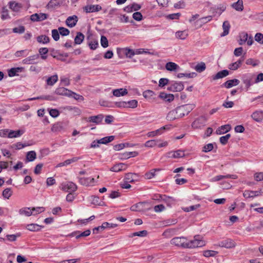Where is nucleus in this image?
I'll use <instances>...</instances> for the list:
<instances>
[{"instance_id":"nucleus-35","label":"nucleus","mask_w":263,"mask_h":263,"mask_svg":"<svg viewBox=\"0 0 263 263\" xmlns=\"http://www.w3.org/2000/svg\"><path fill=\"white\" fill-rule=\"evenodd\" d=\"M248 34L246 32H241L239 35L240 39L238 41L239 44L243 45L248 40Z\"/></svg>"},{"instance_id":"nucleus-34","label":"nucleus","mask_w":263,"mask_h":263,"mask_svg":"<svg viewBox=\"0 0 263 263\" xmlns=\"http://www.w3.org/2000/svg\"><path fill=\"white\" fill-rule=\"evenodd\" d=\"M36 154L34 151H30L28 152L26 154V161L30 162L33 161L36 159Z\"/></svg>"},{"instance_id":"nucleus-5","label":"nucleus","mask_w":263,"mask_h":263,"mask_svg":"<svg viewBox=\"0 0 263 263\" xmlns=\"http://www.w3.org/2000/svg\"><path fill=\"white\" fill-rule=\"evenodd\" d=\"M206 119L205 117L201 116L196 119L192 124V127L194 129L201 128L205 125Z\"/></svg>"},{"instance_id":"nucleus-28","label":"nucleus","mask_w":263,"mask_h":263,"mask_svg":"<svg viewBox=\"0 0 263 263\" xmlns=\"http://www.w3.org/2000/svg\"><path fill=\"white\" fill-rule=\"evenodd\" d=\"M19 213L21 215H24L26 216H30L31 215H35V214L33 213V211H32V209H31L30 208H23L19 210Z\"/></svg>"},{"instance_id":"nucleus-45","label":"nucleus","mask_w":263,"mask_h":263,"mask_svg":"<svg viewBox=\"0 0 263 263\" xmlns=\"http://www.w3.org/2000/svg\"><path fill=\"white\" fill-rule=\"evenodd\" d=\"M118 226L117 224L109 223L108 222H104L102 224V228H103V230L105 229H112L117 227Z\"/></svg>"},{"instance_id":"nucleus-61","label":"nucleus","mask_w":263,"mask_h":263,"mask_svg":"<svg viewBox=\"0 0 263 263\" xmlns=\"http://www.w3.org/2000/svg\"><path fill=\"white\" fill-rule=\"evenodd\" d=\"M214 148L212 143H209L203 147L202 151L205 153H208L211 151Z\"/></svg>"},{"instance_id":"nucleus-46","label":"nucleus","mask_w":263,"mask_h":263,"mask_svg":"<svg viewBox=\"0 0 263 263\" xmlns=\"http://www.w3.org/2000/svg\"><path fill=\"white\" fill-rule=\"evenodd\" d=\"M159 170V169H153L151 170L149 172H147L145 174L144 178L146 179H152L155 176V172Z\"/></svg>"},{"instance_id":"nucleus-49","label":"nucleus","mask_w":263,"mask_h":263,"mask_svg":"<svg viewBox=\"0 0 263 263\" xmlns=\"http://www.w3.org/2000/svg\"><path fill=\"white\" fill-rule=\"evenodd\" d=\"M126 108H135L137 107L138 101L136 100H132L128 102H126Z\"/></svg>"},{"instance_id":"nucleus-19","label":"nucleus","mask_w":263,"mask_h":263,"mask_svg":"<svg viewBox=\"0 0 263 263\" xmlns=\"http://www.w3.org/2000/svg\"><path fill=\"white\" fill-rule=\"evenodd\" d=\"M231 178L235 179L237 178V176L236 175H218L212 179V181H218L223 179Z\"/></svg>"},{"instance_id":"nucleus-62","label":"nucleus","mask_w":263,"mask_h":263,"mask_svg":"<svg viewBox=\"0 0 263 263\" xmlns=\"http://www.w3.org/2000/svg\"><path fill=\"white\" fill-rule=\"evenodd\" d=\"M101 44L103 48H106L108 46V42L107 39L105 36H101Z\"/></svg>"},{"instance_id":"nucleus-48","label":"nucleus","mask_w":263,"mask_h":263,"mask_svg":"<svg viewBox=\"0 0 263 263\" xmlns=\"http://www.w3.org/2000/svg\"><path fill=\"white\" fill-rule=\"evenodd\" d=\"M176 111L179 118L184 117L186 115L183 106L178 107L176 109Z\"/></svg>"},{"instance_id":"nucleus-15","label":"nucleus","mask_w":263,"mask_h":263,"mask_svg":"<svg viewBox=\"0 0 263 263\" xmlns=\"http://www.w3.org/2000/svg\"><path fill=\"white\" fill-rule=\"evenodd\" d=\"M169 129L168 126H164L161 127L160 128L158 129L155 131L148 132L147 134V136L148 137H155V136H156L158 135H160L162 133L163 130H164L165 129Z\"/></svg>"},{"instance_id":"nucleus-26","label":"nucleus","mask_w":263,"mask_h":263,"mask_svg":"<svg viewBox=\"0 0 263 263\" xmlns=\"http://www.w3.org/2000/svg\"><path fill=\"white\" fill-rule=\"evenodd\" d=\"M229 74V72L228 70H223L217 72L215 76L213 77V80H217L219 79L223 78Z\"/></svg>"},{"instance_id":"nucleus-21","label":"nucleus","mask_w":263,"mask_h":263,"mask_svg":"<svg viewBox=\"0 0 263 263\" xmlns=\"http://www.w3.org/2000/svg\"><path fill=\"white\" fill-rule=\"evenodd\" d=\"M231 129V127L229 124L222 125L219 127L216 131V134L218 135L223 134L226 133L228 132Z\"/></svg>"},{"instance_id":"nucleus-32","label":"nucleus","mask_w":263,"mask_h":263,"mask_svg":"<svg viewBox=\"0 0 263 263\" xmlns=\"http://www.w3.org/2000/svg\"><path fill=\"white\" fill-rule=\"evenodd\" d=\"M58 80V76L57 74H54L49 77L46 80V83L48 85H53Z\"/></svg>"},{"instance_id":"nucleus-1","label":"nucleus","mask_w":263,"mask_h":263,"mask_svg":"<svg viewBox=\"0 0 263 263\" xmlns=\"http://www.w3.org/2000/svg\"><path fill=\"white\" fill-rule=\"evenodd\" d=\"M205 245L204 241L202 240V237L200 235H195L194 239L187 242V248H195L197 247H201Z\"/></svg>"},{"instance_id":"nucleus-40","label":"nucleus","mask_w":263,"mask_h":263,"mask_svg":"<svg viewBox=\"0 0 263 263\" xmlns=\"http://www.w3.org/2000/svg\"><path fill=\"white\" fill-rule=\"evenodd\" d=\"M187 32L185 31H178L176 32V37L180 40H184L187 36Z\"/></svg>"},{"instance_id":"nucleus-20","label":"nucleus","mask_w":263,"mask_h":263,"mask_svg":"<svg viewBox=\"0 0 263 263\" xmlns=\"http://www.w3.org/2000/svg\"><path fill=\"white\" fill-rule=\"evenodd\" d=\"M159 97L165 101L171 102L174 99V96L172 94H167L165 92H160Z\"/></svg>"},{"instance_id":"nucleus-16","label":"nucleus","mask_w":263,"mask_h":263,"mask_svg":"<svg viewBox=\"0 0 263 263\" xmlns=\"http://www.w3.org/2000/svg\"><path fill=\"white\" fill-rule=\"evenodd\" d=\"M78 21V17L76 15L69 16L66 20V24L68 27L71 28L76 26Z\"/></svg>"},{"instance_id":"nucleus-13","label":"nucleus","mask_w":263,"mask_h":263,"mask_svg":"<svg viewBox=\"0 0 263 263\" xmlns=\"http://www.w3.org/2000/svg\"><path fill=\"white\" fill-rule=\"evenodd\" d=\"M90 230H87L83 232H80V231H75L70 234L71 236H75L77 239H79L82 237H86L90 234Z\"/></svg>"},{"instance_id":"nucleus-53","label":"nucleus","mask_w":263,"mask_h":263,"mask_svg":"<svg viewBox=\"0 0 263 263\" xmlns=\"http://www.w3.org/2000/svg\"><path fill=\"white\" fill-rule=\"evenodd\" d=\"M25 31V28L24 26H19L18 27L13 28L12 31L13 33L22 34Z\"/></svg>"},{"instance_id":"nucleus-9","label":"nucleus","mask_w":263,"mask_h":263,"mask_svg":"<svg viewBox=\"0 0 263 263\" xmlns=\"http://www.w3.org/2000/svg\"><path fill=\"white\" fill-rule=\"evenodd\" d=\"M67 126L66 122H57L52 125L51 130L52 132H59L65 129Z\"/></svg>"},{"instance_id":"nucleus-18","label":"nucleus","mask_w":263,"mask_h":263,"mask_svg":"<svg viewBox=\"0 0 263 263\" xmlns=\"http://www.w3.org/2000/svg\"><path fill=\"white\" fill-rule=\"evenodd\" d=\"M168 157L173 158H179L185 156L184 151L182 150H177L175 152H171L168 153Z\"/></svg>"},{"instance_id":"nucleus-6","label":"nucleus","mask_w":263,"mask_h":263,"mask_svg":"<svg viewBox=\"0 0 263 263\" xmlns=\"http://www.w3.org/2000/svg\"><path fill=\"white\" fill-rule=\"evenodd\" d=\"M184 89V85L180 82H173L167 89L172 91H181Z\"/></svg>"},{"instance_id":"nucleus-33","label":"nucleus","mask_w":263,"mask_h":263,"mask_svg":"<svg viewBox=\"0 0 263 263\" xmlns=\"http://www.w3.org/2000/svg\"><path fill=\"white\" fill-rule=\"evenodd\" d=\"M179 118L175 110L170 111L167 115L166 119L167 120L172 121L176 119Z\"/></svg>"},{"instance_id":"nucleus-42","label":"nucleus","mask_w":263,"mask_h":263,"mask_svg":"<svg viewBox=\"0 0 263 263\" xmlns=\"http://www.w3.org/2000/svg\"><path fill=\"white\" fill-rule=\"evenodd\" d=\"M115 139L114 136H110L108 137H104L99 140L100 144H106L112 141Z\"/></svg>"},{"instance_id":"nucleus-47","label":"nucleus","mask_w":263,"mask_h":263,"mask_svg":"<svg viewBox=\"0 0 263 263\" xmlns=\"http://www.w3.org/2000/svg\"><path fill=\"white\" fill-rule=\"evenodd\" d=\"M31 144H23L21 142H17L12 145L11 147L15 149H21L26 146H29Z\"/></svg>"},{"instance_id":"nucleus-59","label":"nucleus","mask_w":263,"mask_h":263,"mask_svg":"<svg viewBox=\"0 0 263 263\" xmlns=\"http://www.w3.org/2000/svg\"><path fill=\"white\" fill-rule=\"evenodd\" d=\"M255 40L258 43L263 44V34L261 33H257L255 35Z\"/></svg>"},{"instance_id":"nucleus-29","label":"nucleus","mask_w":263,"mask_h":263,"mask_svg":"<svg viewBox=\"0 0 263 263\" xmlns=\"http://www.w3.org/2000/svg\"><path fill=\"white\" fill-rule=\"evenodd\" d=\"M232 7L236 11H242L243 9L242 0H238L237 2L233 3Z\"/></svg>"},{"instance_id":"nucleus-23","label":"nucleus","mask_w":263,"mask_h":263,"mask_svg":"<svg viewBox=\"0 0 263 263\" xmlns=\"http://www.w3.org/2000/svg\"><path fill=\"white\" fill-rule=\"evenodd\" d=\"M253 120L257 122H260L263 120V112L261 111H256L251 115Z\"/></svg>"},{"instance_id":"nucleus-27","label":"nucleus","mask_w":263,"mask_h":263,"mask_svg":"<svg viewBox=\"0 0 263 263\" xmlns=\"http://www.w3.org/2000/svg\"><path fill=\"white\" fill-rule=\"evenodd\" d=\"M23 133H24V132L23 130H9V132L8 133V137L9 138L19 137L22 135H23Z\"/></svg>"},{"instance_id":"nucleus-41","label":"nucleus","mask_w":263,"mask_h":263,"mask_svg":"<svg viewBox=\"0 0 263 263\" xmlns=\"http://www.w3.org/2000/svg\"><path fill=\"white\" fill-rule=\"evenodd\" d=\"M27 230L30 231H38L41 229V226L34 223L28 224L26 226Z\"/></svg>"},{"instance_id":"nucleus-37","label":"nucleus","mask_w":263,"mask_h":263,"mask_svg":"<svg viewBox=\"0 0 263 263\" xmlns=\"http://www.w3.org/2000/svg\"><path fill=\"white\" fill-rule=\"evenodd\" d=\"M160 141L159 139H153L146 141L144 146L147 147H153L157 145V143Z\"/></svg>"},{"instance_id":"nucleus-43","label":"nucleus","mask_w":263,"mask_h":263,"mask_svg":"<svg viewBox=\"0 0 263 263\" xmlns=\"http://www.w3.org/2000/svg\"><path fill=\"white\" fill-rule=\"evenodd\" d=\"M48 52V49L46 47H42L39 49V52L40 54L41 55V58L43 60H46L47 58V56L46 54Z\"/></svg>"},{"instance_id":"nucleus-24","label":"nucleus","mask_w":263,"mask_h":263,"mask_svg":"<svg viewBox=\"0 0 263 263\" xmlns=\"http://www.w3.org/2000/svg\"><path fill=\"white\" fill-rule=\"evenodd\" d=\"M262 193H260V190L257 191H245L243 194V195L246 198H250L259 196Z\"/></svg>"},{"instance_id":"nucleus-64","label":"nucleus","mask_w":263,"mask_h":263,"mask_svg":"<svg viewBox=\"0 0 263 263\" xmlns=\"http://www.w3.org/2000/svg\"><path fill=\"white\" fill-rule=\"evenodd\" d=\"M144 204V202H139L136 204L133 205L131 206L130 210L133 211H140V207Z\"/></svg>"},{"instance_id":"nucleus-17","label":"nucleus","mask_w":263,"mask_h":263,"mask_svg":"<svg viewBox=\"0 0 263 263\" xmlns=\"http://www.w3.org/2000/svg\"><path fill=\"white\" fill-rule=\"evenodd\" d=\"M240 81L239 80L234 79L232 80H229L224 83L222 85L227 88H230L233 86H237L239 84Z\"/></svg>"},{"instance_id":"nucleus-22","label":"nucleus","mask_w":263,"mask_h":263,"mask_svg":"<svg viewBox=\"0 0 263 263\" xmlns=\"http://www.w3.org/2000/svg\"><path fill=\"white\" fill-rule=\"evenodd\" d=\"M39 58V54H34L28 57L23 60V63L24 64H32L34 63V61Z\"/></svg>"},{"instance_id":"nucleus-60","label":"nucleus","mask_w":263,"mask_h":263,"mask_svg":"<svg viewBox=\"0 0 263 263\" xmlns=\"http://www.w3.org/2000/svg\"><path fill=\"white\" fill-rule=\"evenodd\" d=\"M20 233H17L16 234H12V235H7L6 236L7 239L10 241H14L16 240L17 237L20 236Z\"/></svg>"},{"instance_id":"nucleus-31","label":"nucleus","mask_w":263,"mask_h":263,"mask_svg":"<svg viewBox=\"0 0 263 263\" xmlns=\"http://www.w3.org/2000/svg\"><path fill=\"white\" fill-rule=\"evenodd\" d=\"M179 68L176 63L172 62H168L165 65V68L168 71H175Z\"/></svg>"},{"instance_id":"nucleus-8","label":"nucleus","mask_w":263,"mask_h":263,"mask_svg":"<svg viewBox=\"0 0 263 263\" xmlns=\"http://www.w3.org/2000/svg\"><path fill=\"white\" fill-rule=\"evenodd\" d=\"M254 77V75L251 73H246L242 76V80L246 87L248 89L252 85V80Z\"/></svg>"},{"instance_id":"nucleus-50","label":"nucleus","mask_w":263,"mask_h":263,"mask_svg":"<svg viewBox=\"0 0 263 263\" xmlns=\"http://www.w3.org/2000/svg\"><path fill=\"white\" fill-rule=\"evenodd\" d=\"M218 254L217 251L213 250H206L203 252V256L206 257H213Z\"/></svg>"},{"instance_id":"nucleus-38","label":"nucleus","mask_w":263,"mask_h":263,"mask_svg":"<svg viewBox=\"0 0 263 263\" xmlns=\"http://www.w3.org/2000/svg\"><path fill=\"white\" fill-rule=\"evenodd\" d=\"M84 39V35L81 32H77V35L74 38V43L76 44H81Z\"/></svg>"},{"instance_id":"nucleus-39","label":"nucleus","mask_w":263,"mask_h":263,"mask_svg":"<svg viewBox=\"0 0 263 263\" xmlns=\"http://www.w3.org/2000/svg\"><path fill=\"white\" fill-rule=\"evenodd\" d=\"M37 41L40 43L47 44L50 41V39L48 36L45 35H41L37 37Z\"/></svg>"},{"instance_id":"nucleus-54","label":"nucleus","mask_w":263,"mask_h":263,"mask_svg":"<svg viewBox=\"0 0 263 263\" xmlns=\"http://www.w3.org/2000/svg\"><path fill=\"white\" fill-rule=\"evenodd\" d=\"M12 192L11 190V189L7 188L4 190L3 192V196L7 199H9L11 196L12 195Z\"/></svg>"},{"instance_id":"nucleus-12","label":"nucleus","mask_w":263,"mask_h":263,"mask_svg":"<svg viewBox=\"0 0 263 263\" xmlns=\"http://www.w3.org/2000/svg\"><path fill=\"white\" fill-rule=\"evenodd\" d=\"M127 167V165L123 163H119L115 164L110 170L112 172H119L123 170H125Z\"/></svg>"},{"instance_id":"nucleus-2","label":"nucleus","mask_w":263,"mask_h":263,"mask_svg":"<svg viewBox=\"0 0 263 263\" xmlns=\"http://www.w3.org/2000/svg\"><path fill=\"white\" fill-rule=\"evenodd\" d=\"M186 240L187 238L185 237H176L171 239V243L183 248H187L188 246Z\"/></svg>"},{"instance_id":"nucleus-56","label":"nucleus","mask_w":263,"mask_h":263,"mask_svg":"<svg viewBox=\"0 0 263 263\" xmlns=\"http://www.w3.org/2000/svg\"><path fill=\"white\" fill-rule=\"evenodd\" d=\"M51 35L53 40L58 41L60 39V33L59 30L57 29H53L51 30Z\"/></svg>"},{"instance_id":"nucleus-58","label":"nucleus","mask_w":263,"mask_h":263,"mask_svg":"<svg viewBox=\"0 0 263 263\" xmlns=\"http://www.w3.org/2000/svg\"><path fill=\"white\" fill-rule=\"evenodd\" d=\"M125 55L129 58H132L135 55V51L130 49L129 48H125Z\"/></svg>"},{"instance_id":"nucleus-25","label":"nucleus","mask_w":263,"mask_h":263,"mask_svg":"<svg viewBox=\"0 0 263 263\" xmlns=\"http://www.w3.org/2000/svg\"><path fill=\"white\" fill-rule=\"evenodd\" d=\"M128 93L127 90L125 88H120L115 89L112 91L114 96L116 97L124 96Z\"/></svg>"},{"instance_id":"nucleus-57","label":"nucleus","mask_w":263,"mask_h":263,"mask_svg":"<svg viewBox=\"0 0 263 263\" xmlns=\"http://www.w3.org/2000/svg\"><path fill=\"white\" fill-rule=\"evenodd\" d=\"M88 46L92 50H95L98 47L99 44L97 40L91 41L88 42Z\"/></svg>"},{"instance_id":"nucleus-14","label":"nucleus","mask_w":263,"mask_h":263,"mask_svg":"<svg viewBox=\"0 0 263 263\" xmlns=\"http://www.w3.org/2000/svg\"><path fill=\"white\" fill-rule=\"evenodd\" d=\"M55 93L59 95L70 96L73 92L64 87H59L55 89Z\"/></svg>"},{"instance_id":"nucleus-7","label":"nucleus","mask_w":263,"mask_h":263,"mask_svg":"<svg viewBox=\"0 0 263 263\" xmlns=\"http://www.w3.org/2000/svg\"><path fill=\"white\" fill-rule=\"evenodd\" d=\"M79 183L85 186H92L95 183V179L91 177H78Z\"/></svg>"},{"instance_id":"nucleus-44","label":"nucleus","mask_w":263,"mask_h":263,"mask_svg":"<svg viewBox=\"0 0 263 263\" xmlns=\"http://www.w3.org/2000/svg\"><path fill=\"white\" fill-rule=\"evenodd\" d=\"M206 68V66L204 63L201 62L197 64L195 67V69L198 72L203 71Z\"/></svg>"},{"instance_id":"nucleus-4","label":"nucleus","mask_w":263,"mask_h":263,"mask_svg":"<svg viewBox=\"0 0 263 263\" xmlns=\"http://www.w3.org/2000/svg\"><path fill=\"white\" fill-rule=\"evenodd\" d=\"M77 189V185L72 182H66L61 184V190L65 192H74Z\"/></svg>"},{"instance_id":"nucleus-55","label":"nucleus","mask_w":263,"mask_h":263,"mask_svg":"<svg viewBox=\"0 0 263 263\" xmlns=\"http://www.w3.org/2000/svg\"><path fill=\"white\" fill-rule=\"evenodd\" d=\"M230 137L231 135L230 134H228L224 136H222L219 139L220 142L222 145H226L227 143L228 140L230 139Z\"/></svg>"},{"instance_id":"nucleus-63","label":"nucleus","mask_w":263,"mask_h":263,"mask_svg":"<svg viewBox=\"0 0 263 263\" xmlns=\"http://www.w3.org/2000/svg\"><path fill=\"white\" fill-rule=\"evenodd\" d=\"M19 68H12L8 71L9 77H13L16 75V73L19 71Z\"/></svg>"},{"instance_id":"nucleus-10","label":"nucleus","mask_w":263,"mask_h":263,"mask_svg":"<svg viewBox=\"0 0 263 263\" xmlns=\"http://www.w3.org/2000/svg\"><path fill=\"white\" fill-rule=\"evenodd\" d=\"M103 115L102 114L97 116H90L86 119L87 122H92L97 124H100L103 119Z\"/></svg>"},{"instance_id":"nucleus-36","label":"nucleus","mask_w":263,"mask_h":263,"mask_svg":"<svg viewBox=\"0 0 263 263\" xmlns=\"http://www.w3.org/2000/svg\"><path fill=\"white\" fill-rule=\"evenodd\" d=\"M242 63V60H238L236 62L230 64L228 68L232 70H237Z\"/></svg>"},{"instance_id":"nucleus-51","label":"nucleus","mask_w":263,"mask_h":263,"mask_svg":"<svg viewBox=\"0 0 263 263\" xmlns=\"http://www.w3.org/2000/svg\"><path fill=\"white\" fill-rule=\"evenodd\" d=\"M9 6L11 9L15 11H18L22 7L20 4L11 2L9 3Z\"/></svg>"},{"instance_id":"nucleus-11","label":"nucleus","mask_w":263,"mask_h":263,"mask_svg":"<svg viewBox=\"0 0 263 263\" xmlns=\"http://www.w3.org/2000/svg\"><path fill=\"white\" fill-rule=\"evenodd\" d=\"M84 9L86 13H91L98 12L101 10L102 9V7L99 5H87L85 6Z\"/></svg>"},{"instance_id":"nucleus-30","label":"nucleus","mask_w":263,"mask_h":263,"mask_svg":"<svg viewBox=\"0 0 263 263\" xmlns=\"http://www.w3.org/2000/svg\"><path fill=\"white\" fill-rule=\"evenodd\" d=\"M223 32L221 34V36H224L229 34L230 25L228 21H224L222 25Z\"/></svg>"},{"instance_id":"nucleus-52","label":"nucleus","mask_w":263,"mask_h":263,"mask_svg":"<svg viewBox=\"0 0 263 263\" xmlns=\"http://www.w3.org/2000/svg\"><path fill=\"white\" fill-rule=\"evenodd\" d=\"M58 30L59 31L60 34L62 36H67L69 35L70 33V31L68 29L63 27H59Z\"/></svg>"},{"instance_id":"nucleus-3","label":"nucleus","mask_w":263,"mask_h":263,"mask_svg":"<svg viewBox=\"0 0 263 263\" xmlns=\"http://www.w3.org/2000/svg\"><path fill=\"white\" fill-rule=\"evenodd\" d=\"M215 246L227 249H231L236 246V243L233 240L227 238L219 241L217 243L215 244Z\"/></svg>"}]
</instances>
